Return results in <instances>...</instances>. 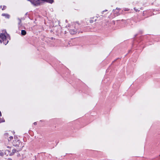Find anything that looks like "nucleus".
Here are the masks:
<instances>
[{
	"label": "nucleus",
	"mask_w": 160,
	"mask_h": 160,
	"mask_svg": "<svg viewBox=\"0 0 160 160\" xmlns=\"http://www.w3.org/2000/svg\"><path fill=\"white\" fill-rule=\"evenodd\" d=\"M9 37L7 33L5 32L4 34L1 33L0 34V42L3 43L6 45L8 42V39H9Z\"/></svg>",
	"instance_id": "1"
},
{
	"label": "nucleus",
	"mask_w": 160,
	"mask_h": 160,
	"mask_svg": "<svg viewBox=\"0 0 160 160\" xmlns=\"http://www.w3.org/2000/svg\"><path fill=\"white\" fill-rule=\"evenodd\" d=\"M31 2L32 4L34 5H37L39 4L40 3V1H46L47 2L52 3L53 2V0H28Z\"/></svg>",
	"instance_id": "2"
},
{
	"label": "nucleus",
	"mask_w": 160,
	"mask_h": 160,
	"mask_svg": "<svg viewBox=\"0 0 160 160\" xmlns=\"http://www.w3.org/2000/svg\"><path fill=\"white\" fill-rule=\"evenodd\" d=\"M11 150V147L9 146H7V149L5 152V154L7 156L8 155H12V153L10 152Z\"/></svg>",
	"instance_id": "3"
},
{
	"label": "nucleus",
	"mask_w": 160,
	"mask_h": 160,
	"mask_svg": "<svg viewBox=\"0 0 160 160\" xmlns=\"http://www.w3.org/2000/svg\"><path fill=\"white\" fill-rule=\"evenodd\" d=\"M2 15L8 18H9V17H10L9 15L8 14H5V13H3L2 14Z\"/></svg>",
	"instance_id": "4"
},
{
	"label": "nucleus",
	"mask_w": 160,
	"mask_h": 160,
	"mask_svg": "<svg viewBox=\"0 0 160 160\" xmlns=\"http://www.w3.org/2000/svg\"><path fill=\"white\" fill-rule=\"evenodd\" d=\"M93 19H94V18H90V20H89V22L90 23H92L94 22H95L96 21V19H95L94 20H93Z\"/></svg>",
	"instance_id": "5"
},
{
	"label": "nucleus",
	"mask_w": 160,
	"mask_h": 160,
	"mask_svg": "<svg viewBox=\"0 0 160 160\" xmlns=\"http://www.w3.org/2000/svg\"><path fill=\"white\" fill-rule=\"evenodd\" d=\"M19 141L18 140H17V142L15 144V142L14 141H13V144L15 146H18L19 145Z\"/></svg>",
	"instance_id": "6"
},
{
	"label": "nucleus",
	"mask_w": 160,
	"mask_h": 160,
	"mask_svg": "<svg viewBox=\"0 0 160 160\" xmlns=\"http://www.w3.org/2000/svg\"><path fill=\"white\" fill-rule=\"evenodd\" d=\"M26 33V31L24 30H22L21 31V34L23 35H25Z\"/></svg>",
	"instance_id": "7"
},
{
	"label": "nucleus",
	"mask_w": 160,
	"mask_h": 160,
	"mask_svg": "<svg viewBox=\"0 0 160 160\" xmlns=\"http://www.w3.org/2000/svg\"><path fill=\"white\" fill-rule=\"evenodd\" d=\"M1 8H2V10H5L6 8V6H0Z\"/></svg>",
	"instance_id": "8"
},
{
	"label": "nucleus",
	"mask_w": 160,
	"mask_h": 160,
	"mask_svg": "<svg viewBox=\"0 0 160 160\" xmlns=\"http://www.w3.org/2000/svg\"><path fill=\"white\" fill-rule=\"evenodd\" d=\"M70 32L71 34H74L75 33V32L73 30H71L70 31Z\"/></svg>",
	"instance_id": "9"
},
{
	"label": "nucleus",
	"mask_w": 160,
	"mask_h": 160,
	"mask_svg": "<svg viewBox=\"0 0 160 160\" xmlns=\"http://www.w3.org/2000/svg\"><path fill=\"white\" fill-rule=\"evenodd\" d=\"M13 139V137L12 136H10L8 138V141L9 142H10L11 141V140Z\"/></svg>",
	"instance_id": "10"
},
{
	"label": "nucleus",
	"mask_w": 160,
	"mask_h": 160,
	"mask_svg": "<svg viewBox=\"0 0 160 160\" xmlns=\"http://www.w3.org/2000/svg\"><path fill=\"white\" fill-rule=\"evenodd\" d=\"M12 154H13V153H15L16 152V150L15 149H13L12 150Z\"/></svg>",
	"instance_id": "11"
},
{
	"label": "nucleus",
	"mask_w": 160,
	"mask_h": 160,
	"mask_svg": "<svg viewBox=\"0 0 160 160\" xmlns=\"http://www.w3.org/2000/svg\"><path fill=\"white\" fill-rule=\"evenodd\" d=\"M19 21V24L20 25V23L21 22V20L20 19H18Z\"/></svg>",
	"instance_id": "12"
},
{
	"label": "nucleus",
	"mask_w": 160,
	"mask_h": 160,
	"mask_svg": "<svg viewBox=\"0 0 160 160\" xmlns=\"http://www.w3.org/2000/svg\"><path fill=\"white\" fill-rule=\"evenodd\" d=\"M107 11V10H105V11H102V14H103V12H105V11L106 12V11Z\"/></svg>",
	"instance_id": "13"
},
{
	"label": "nucleus",
	"mask_w": 160,
	"mask_h": 160,
	"mask_svg": "<svg viewBox=\"0 0 160 160\" xmlns=\"http://www.w3.org/2000/svg\"><path fill=\"white\" fill-rule=\"evenodd\" d=\"M34 123V124H36V123Z\"/></svg>",
	"instance_id": "14"
},
{
	"label": "nucleus",
	"mask_w": 160,
	"mask_h": 160,
	"mask_svg": "<svg viewBox=\"0 0 160 160\" xmlns=\"http://www.w3.org/2000/svg\"><path fill=\"white\" fill-rule=\"evenodd\" d=\"M34 123V124H36V123Z\"/></svg>",
	"instance_id": "15"
}]
</instances>
